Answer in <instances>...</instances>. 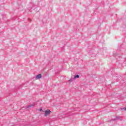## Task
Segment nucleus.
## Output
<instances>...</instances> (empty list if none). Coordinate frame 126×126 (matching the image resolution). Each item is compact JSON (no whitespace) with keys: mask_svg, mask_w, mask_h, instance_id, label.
Listing matches in <instances>:
<instances>
[{"mask_svg":"<svg viewBox=\"0 0 126 126\" xmlns=\"http://www.w3.org/2000/svg\"><path fill=\"white\" fill-rule=\"evenodd\" d=\"M42 78V75L41 74H39L38 75H37L36 76H35V78L36 79H40V78Z\"/></svg>","mask_w":126,"mask_h":126,"instance_id":"2","label":"nucleus"},{"mask_svg":"<svg viewBox=\"0 0 126 126\" xmlns=\"http://www.w3.org/2000/svg\"><path fill=\"white\" fill-rule=\"evenodd\" d=\"M34 106H35V104H33L30 105L29 107H32V106L34 107Z\"/></svg>","mask_w":126,"mask_h":126,"instance_id":"4","label":"nucleus"},{"mask_svg":"<svg viewBox=\"0 0 126 126\" xmlns=\"http://www.w3.org/2000/svg\"><path fill=\"white\" fill-rule=\"evenodd\" d=\"M39 111L40 112H43V109H42V108H40V109H39Z\"/></svg>","mask_w":126,"mask_h":126,"instance_id":"5","label":"nucleus"},{"mask_svg":"<svg viewBox=\"0 0 126 126\" xmlns=\"http://www.w3.org/2000/svg\"><path fill=\"white\" fill-rule=\"evenodd\" d=\"M76 78H79V75H76V76H74V79Z\"/></svg>","mask_w":126,"mask_h":126,"instance_id":"3","label":"nucleus"},{"mask_svg":"<svg viewBox=\"0 0 126 126\" xmlns=\"http://www.w3.org/2000/svg\"><path fill=\"white\" fill-rule=\"evenodd\" d=\"M51 110L47 109L44 111V116L45 117H49L51 114Z\"/></svg>","mask_w":126,"mask_h":126,"instance_id":"1","label":"nucleus"},{"mask_svg":"<svg viewBox=\"0 0 126 126\" xmlns=\"http://www.w3.org/2000/svg\"><path fill=\"white\" fill-rule=\"evenodd\" d=\"M125 110H126V108H125Z\"/></svg>","mask_w":126,"mask_h":126,"instance_id":"6","label":"nucleus"}]
</instances>
